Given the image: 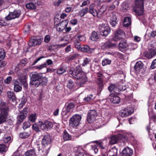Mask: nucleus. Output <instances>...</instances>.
Instances as JSON below:
<instances>
[{
  "label": "nucleus",
  "mask_w": 156,
  "mask_h": 156,
  "mask_svg": "<svg viewBox=\"0 0 156 156\" xmlns=\"http://www.w3.org/2000/svg\"><path fill=\"white\" fill-rule=\"evenodd\" d=\"M69 73L75 78L80 80L79 84L80 86H83L87 81L86 75L79 65L77 66L74 69L71 68L69 70Z\"/></svg>",
  "instance_id": "f257e3e1"
},
{
  "label": "nucleus",
  "mask_w": 156,
  "mask_h": 156,
  "mask_svg": "<svg viewBox=\"0 0 156 156\" xmlns=\"http://www.w3.org/2000/svg\"><path fill=\"white\" fill-rule=\"evenodd\" d=\"M128 140V137L126 135H123L121 134H119L117 136L111 137L110 139L109 143L111 144H115L118 141L124 143L127 141Z\"/></svg>",
  "instance_id": "f03ea898"
},
{
  "label": "nucleus",
  "mask_w": 156,
  "mask_h": 156,
  "mask_svg": "<svg viewBox=\"0 0 156 156\" xmlns=\"http://www.w3.org/2000/svg\"><path fill=\"white\" fill-rule=\"evenodd\" d=\"M144 0H136L135 7L133 11L137 15H142L144 12Z\"/></svg>",
  "instance_id": "7ed1b4c3"
},
{
  "label": "nucleus",
  "mask_w": 156,
  "mask_h": 156,
  "mask_svg": "<svg viewBox=\"0 0 156 156\" xmlns=\"http://www.w3.org/2000/svg\"><path fill=\"white\" fill-rule=\"evenodd\" d=\"M41 77V75L38 73L32 74L30 78V85L38 87L40 85V80Z\"/></svg>",
  "instance_id": "20e7f679"
},
{
  "label": "nucleus",
  "mask_w": 156,
  "mask_h": 156,
  "mask_svg": "<svg viewBox=\"0 0 156 156\" xmlns=\"http://www.w3.org/2000/svg\"><path fill=\"white\" fill-rule=\"evenodd\" d=\"M98 30L103 36L106 37L110 32V29L106 23L100 24Z\"/></svg>",
  "instance_id": "39448f33"
},
{
  "label": "nucleus",
  "mask_w": 156,
  "mask_h": 156,
  "mask_svg": "<svg viewBox=\"0 0 156 156\" xmlns=\"http://www.w3.org/2000/svg\"><path fill=\"white\" fill-rule=\"evenodd\" d=\"M81 118V115H73L69 119V124L73 127L77 126L79 124Z\"/></svg>",
  "instance_id": "423d86ee"
},
{
  "label": "nucleus",
  "mask_w": 156,
  "mask_h": 156,
  "mask_svg": "<svg viewBox=\"0 0 156 156\" xmlns=\"http://www.w3.org/2000/svg\"><path fill=\"white\" fill-rule=\"evenodd\" d=\"M125 37V32L122 30L119 29L115 32L112 40L114 41H117L124 38Z\"/></svg>",
  "instance_id": "0eeeda50"
},
{
  "label": "nucleus",
  "mask_w": 156,
  "mask_h": 156,
  "mask_svg": "<svg viewBox=\"0 0 156 156\" xmlns=\"http://www.w3.org/2000/svg\"><path fill=\"white\" fill-rule=\"evenodd\" d=\"M39 128L42 130H47L51 129L53 126L52 123L46 120L39 122Z\"/></svg>",
  "instance_id": "6e6552de"
},
{
  "label": "nucleus",
  "mask_w": 156,
  "mask_h": 156,
  "mask_svg": "<svg viewBox=\"0 0 156 156\" xmlns=\"http://www.w3.org/2000/svg\"><path fill=\"white\" fill-rule=\"evenodd\" d=\"M28 107H26L20 112L19 115L17 117V123H20L26 118L28 113Z\"/></svg>",
  "instance_id": "1a4fd4ad"
},
{
  "label": "nucleus",
  "mask_w": 156,
  "mask_h": 156,
  "mask_svg": "<svg viewBox=\"0 0 156 156\" xmlns=\"http://www.w3.org/2000/svg\"><path fill=\"white\" fill-rule=\"evenodd\" d=\"M133 110L131 107H128L121 110L120 112V115L122 117H126L132 114Z\"/></svg>",
  "instance_id": "9d476101"
},
{
  "label": "nucleus",
  "mask_w": 156,
  "mask_h": 156,
  "mask_svg": "<svg viewBox=\"0 0 156 156\" xmlns=\"http://www.w3.org/2000/svg\"><path fill=\"white\" fill-rule=\"evenodd\" d=\"M117 14L115 12H112L109 15L107 14V16L109 18L110 23L113 27L115 26L117 24Z\"/></svg>",
  "instance_id": "9b49d317"
},
{
  "label": "nucleus",
  "mask_w": 156,
  "mask_h": 156,
  "mask_svg": "<svg viewBox=\"0 0 156 156\" xmlns=\"http://www.w3.org/2000/svg\"><path fill=\"white\" fill-rule=\"evenodd\" d=\"M20 15V13L18 11H14L13 12H9V14L5 16V19L9 21L18 18Z\"/></svg>",
  "instance_id": "f8f14e48"
},
{
  "label": "nucleus",
  "mask_w": 156,
  "mask_h": 156,
  "mask_svg": "<svg viewBox=\"0 0 156 156\" xmlns=\"http://www.w3.org/2000/svg\"><path fill=\"white\" fill-rule=\"evenodd\" d=\"M97 116V114L95 110H89L87 115V120L88 122L91 123L95 119Z\"/></svg>",
  "instance_id": "ddd939ff"
},
{
  "label": "nucleus",
  "mask_w": 156,
  "mask_h": 156,
  "mask_svg": "<svg viewBox=\"0 0 156 156\" xmlns=\"http://www.w3.org/2000/svg\"><path fill=\"white\" fill-rule=\"evenodd\" d=\"M42 41V39L41 38L34 37L30 40L28 44L30 46L34 47L40 45Z\"/></svg>",
  "instance_id": "4468645a"
},
{
  "label": "nucleus",
  "mask_w": 156,
  "mask_h": 156,
  "mask_svg": "<svg viewBox=\"0 0 156 156\" xmlns=\"http://www.w3.org/2000/svg\"><path fill=\"white\" fill-rule=\"evenodd\" d=\"M74 107V105L73 103H69L66 107L63 108L62 112V115L64 116L67 115L68 113H69L71 109L73 108Z\"/></svg>",
  "instance_id": "2eb2a0df"
},
{
  "label": "nucleus",
  "mask_w": 156,
  "mask_h": 156,
  "mask_svg": "<svg viewBox=\"0 0 156 156\" xmlns=\"http://www.w3.org/2000/svg\"><path fill=\"white\" fill-rule=\"evenodd\" d=\"M51 142L50 136L48 135L44 136L42 140V144L44 147H46L50 144Z\"/></svg>",
  "instance_id": "dca6fc26"
},
{
  "label": "nucleus",
  "mask_w": 156,
  "mask_h": 156,
  "mask_svg": "<svg viewBox=\"0 0 156 156\" xmlns=\"http://www.w3.org/2000/svg\"><path fill=\"white\" fill-rule=\"evenodd\" d=\"M109 98L113 103L118 104L120 102V98L113 93L110 95Z\"/></svg>",
  "instance_id": "f3484780"
},
{
  "label": "nucleus",
  "mask_w": 156,
  "mask_h": 156,
  "mask_svg": "<svg viewBox=\"0 0 156 156\" xmlns=\"http://www.w3.org/2000/svg\"><path fill=\"white\" fill-rule=\"evenodd\" d=\"M145 56L148 58H152L156 55V49H151L144 53Z\"/></svg>",
  "instance_id": "a211bd4d"
},
{
  "label": "nucleus",
  "mask_w": 156,
  "mask_h": 156,
  "mask_svg": "<svg viewBox=\"0 0 156 156\" xmlns=\"http://www.w3.org/2000/svg\"><path fill=\"white\" fill-rule=\"evenodd\" d=\"M116 44L112 43L109 41H106L103 43L101 46L102 49H106L115 46Z\"/></svg>",
  "instance_id": "6ab92c4d"
},
{
  "label": "nucleus",
  "mask_w": 156,
  "mask_h": 156,
  "mask_svg": "<svg viewBox=\"0 0 156 156\" xmlns=\"http://www.w3.org/2000/svg\"><path fill=\"white\" fill-rule=\"evenodd\" d=\"M133 153V151L130 148L127 147L125 148L122 151V156H131Z\"/></svg>",
  "instance_id": "aec40b11"
},
{
  "label": "nucleus",
  "mask_w": 156,
  "mask_h": 156,
  "mask_svg": "<svg viewBox=\"0 0 156 156\" xmlns=\"http://www.w3.org/2000/svg\"><path fill=\"white\" fill-rule=\"evenodd\" d=\"M0 112L8 113L9 108L6 106V103L4 102H2L0 103Z\"/></svg>",
  "instance_id": "412c9836"
},
{
  "label": "nucleus",
  "mask_w": 156,
  "mask_h": 156,
  "mask_svg": "<svg viewBox=\"0 0 156 156\" xmlns=\"http://www.w3.org/2000/svg\"><path fill=\"white\" fill-rule=\"evenodd\" d=\"M6 94L7 97L10 101L13 102L16 101V96L13 91H8Z\"/></svg>",
  "instance_id": "4be33fe9"
},
{
  "label": "nucleus",
  "mask_w": 156,
  "mask_h": 156,
  "mask_svg": "<svg viewBox=\"0 0 156 156\" xmlns=\"http://www.w3.org/2000/svg\"><path fill=\"white\" fill-rule=\"evenodd\" d=\"M89 12L90 13L92 14L94 16H96L97 11L95 9V5L94 4H91L89 7Z\"/></svg>",
  "instance_id": "5701e85b"
},
{
  "label": "nucleus",
  "mask_w": 156,
  "mask_h": 156,
  "mask_svg": "<svg viewBox=\"0 0 156 156\" xmlns=\"http://www.w3.org/2000/svg\"><path fill=\"white\" fill-rule=\"evenodd\" d=\"M14 90L16 92L21 91L22 88L20 83L17 80H15L14 82Z\"/></svg>",
  "instance_id": "b1692460"
},
{
  "label": "nucleus",
  "mask_w": 156,
  "mask_h": 156,
  "mask_svg": "<svg viewBox=\"0 0 156 156\" xmlns=\"http://www.w3.org/2000/svg\"><path fill=\"white\" fill-rule=\"evenodd\" d=\"M117 149L113 147L109 151L107 155L108 156H117Z\"/></svg>",
  "instance_id": "393cba45"
},
{
  "label": "nucleus",
  "mask_w": 156,
  "mask_h": 156,
  "mask_svg": "<svg viewBox=\"0 0 156 156\" xmlns=\"http://www.w3.org/2000/svg\"><path fill=\"white\" fill-rule=\"evenodd\" d=\"M94 49L93 48H90L88 46L84 45L81 48V50L83 51L88 53H90L93 52Z\"/></svg>",
  "instance_id": "a878e982"
},
{
  "label": "nucleus",
  "mask_w": 156,
  "mask_h": 156,
  "mask_svg": "<svg viewBox=\"0 0 156 156\" xmlns=\"http://www.w3.org/2000/svg\"><path fill=\"white\" fill-rule=\"evenodd\" d=\"M94 142L96 143L97 146L105 150L106 146L102 141L96 140L94 141Z\"/></svg>",
  "instance_id": "bb28decb"
},
{
  "label": "nucleus",
  "mask_w": 156,
  "mask_h": 156,
  "mask_svg": "<svg viewBox=\"0 0 156 156\" xmlns=\"http://www.w3.org/2000/svg\"><path fill=\"white\" fill-rule=\"evenodd\" d=\"M8 115L7 113L1 112L0 114V124L5 121L6 117Z\"/></svg>",
  "instance_id": "cd10ccee"
},
{
  "label": "nucleus",
  "mask_w": 156,
  "mask_h": 156,
  "mask_svg": "<svg viewBox=\"0 0 156 156\" xmlns=\"http://www.w3.org/2000/svg\"><path fill=\"white\" fill-rule=\"evenodd\" d=\"M143 64L140 61L137 62L134 66V69L136 71H139L140 69L143 67Z\"/></svg>",
  "instance_id": "c85d7f7f"
},
{
  "label": "nucleus",
  "mask_w": 156,
  "mask_h": 156,
  "mask_svg": "<svg viewBox=\"0 0 156 156\" xmlns=\"http://www.w3.org/2000/svg\"><path fill=\"white\" fill-rule=\"evenodd\" d=\"M90 38L92 41H96L99 38V36L96 32L93 31L91 33Z\"/></svg>",
  "instance_id": "c756f323"
},
{
  "label": "nucleus",
  "mask_w": 156,
  "mask_h": 156,
  "mask_svg": "<svg viewBox=\"0 0 156 156\" xmlns=\"http://www.w3.org/2000/svg\"><path fill=\"white\" fill-rule=\"evenodd\" d=\"M35 151L34 149L28 150L25 153V156H35Z\"/></svg>",
  "instance_id": "7c9ffc66"
},
{
  "label": "nucleus",
  "mask_w": 156,
  "mask_h": 156,
  "mask_svg": "<svg viewBox=\"0 0 156 156\" xmlns=\"http://www.w3.org/2000/svg\"><path fill=\"white\" fill-rule=\"evenodd\" d=\"M89 11L88 8H84L80 10L78 13V15L81 17L83 16L85 14L87 13Z\"/></svg>",
  "instance_id": "2f4dec72"
},
{
  "label": "nucleus",
  "mask_w": 156,
  "mask_h": 156,
  "mask_svg": "<svg viewBox=\"0 0 156 156\" xmlns=\"http://www.w3.org/2000/svg\"><path fill=\"white\" fill-rule=\"evenodd\" d=\"M108 90L110 92L112 91L116 92L118 91V87L115 84H111L108 87Z\"/></svg>",
  "instance_id": "473e14b6"
},
{
  "label": "nucleus",
  "mask_w": 156,
  "mask_h": 156,
  "mask_svg": "<svg viewBox=\"0 0 156 156\" xmlns=\"http://www.w3.org/2000/svg\"><path fill=\"white\" fill-rule=\"evenodd\" d=\"M131 19L129 17H126L124 20L123 25L125 27L129 26L131 24Z\"/></svg>",
  "instance_id": "72a5a7b5"
},
{
  "label": "nucleus",
  "mask_w": 156,
  "mask_h": 156,
  "mask_svg": "<svg viewBox=\"0 0 156 156\" xmlns=\"http://www.w3.org/2000/svg\"><path fill=\"white\" fill-rule=\"evenodd\" d=\"M119 49H125L127 48L128 44L126 41H122L119 44Z\"/></svg>",
  "instance_id": "f704fd0d"
},
{
  "label": "nucleus",
  "mask_w": 156,
  "mask_h": 156,
  "mask_svg": "<svg viewBox=\"0 0 156 156\" xmlns=\"http://www.w3.org/2000/svg\"><path fill=\"white\" fill-rule=\"evenodd\" d=\"M2 139V140L5 143H9V142H11V137L10 135H7L5 134Z\"/></svg>",
  "instance_id": "c9c22d12"
},
{
  "label": "nucleus",
  "mask_w": 156,
  "mask_h": 156,
  "mask_svg": "<svg viewBox=\"0 0 156 156\" xmlns=\"http://www.w3.org/2000/svg\"><path fill=\"white\" fill-rule=\"evenodd\" d=\"M48 83V80L45 77H41V79L40 80V85L42 86H44L47 84Z\"/></svg>",
  "instance_id": "e433bc0d"
},
{
  "label": "nucleus",
  "mask_w": 156,
  "mask_h": 156,
  "mask_svg": "<svg viewBox=\"0 0 156 156\" xmlns=\"http://www.w3.org/2000/svg\"><path fill=\"white\" fill-rule=\"evenodd\" d=\"M71 136L66 132L64 131L63 134V138L65 140H71Z\"/></svg>",
  "instance_id": "4c0bfd02"
},
{
  "label": "nucleus",
  "mask_w": 156,
  "mask_h": 156,
  "mask_svg": "<svg viewBox=\"0 0 156 156\" xmlns=\"http://www.w3.org/2000/svg\"><path fill=\"white\" fill-rule=\"evenodd\" d=\"M68 24V21L67 20L62 21L60 23L58 24V27L60 26L64 30L67 26Z\"/></svg>",
  "instance_id": "58836bf2"
},
{
  "label": "nucleus",
  "mask_w": 156,
  "mask_h": 156,
  "mask_svg": "<svg viewBox=\"0 0 156 156\" xmlns=\"http://www.w3.org/2000/svg\"><path fill=\"white\" fill-rule=\"evenodd\" d=\"M8 150V148L4 144H0V152H5Z\"/></svg>",
  "instance_id": "ea45409f"
},
{
  "label": "nucleus",
  "mask_w": 156,
  "mask_h": 156,
  "mask_svg": "<svg viewBox=\"0 0 156 156\" xmlns=\"http://www.w3.org/2000/svg\"><path fill=\"white\" fill-rule=\"evenodd\" d=\"M26 7L29 9H35L36 8L35 4L33 3H29L26 5Z\"/></svg>",
  "instance_id": "a19ab883"
},
{
  "label": "nucleus",
  "mask_w": 156,
  "mask_h": 156,
  "mask_svg": "<svg viewBox=\"0 0 156 156\" xmlns=\"http://www.w3.org/2000/svg\"><path fill=\"white\" fill-rule=\"evenodd\" d=\"M137 47V45L135 44L130 43L128 44L127 48L130 50H134Z\"/></svg>",
  "instance_id": "79ce46f5"
},
{
  "label": "nucleus",
  "mask_w": 156,
  "mask_h": 156,
  "mask_svg": "<svg viewBox=\"0 0 156 156\" xmlns=\"http://www.w3.org/2000/svg\"><path fill=\"white\" fill-rule=\"evenodd\" d=\"M105 11V9L102 7H101L100 9L97 11L96 16H97L98 17H101Z\"/></svg>",
  "instance_id": "37998d69"
},
{
  "label": "nucleus",
  "mask_w": 156,
  "mask_h": 156,
  "mask_svg": "<svg viewBox=\"0 0 156 156\" xmlns=\"http://www.w3.org/2000/svg\"><path fill=\"white\" fill-rule=\"evenodd\" d=\"M5 56V53L3 48H0V61L4 59Z\"/></svg>",
  "instance_id": "c03bdc74"
},
{
  "label": "nucleus",
  "mask_w": 156,
  "mask_h": 156,
  "mask_svg": "<svg viewBox=\"0 0 156 156\" xmlns=\"http://www.w3.org/2000/svg\"><path fill=\"white\" fill-rule=\"evenodd\" d=\"M29 133L26 132L21 133L19 135V137L21 138H25L28 137L29 136Z\"/></svg>",
  "instance_id": "a18cd8bd"
},
{
  "label": "nucleus",
  "mask_w": 156,
  "mask_h": 156,
  "mask_svg": "<svg viewBox=\"0 0 156 156\" xmlns=\"http://www.w3.org/2000/svg\"><path fill=\"white\" fill-rule=\"evenodd\" d=\"M111 60L108 58L104 59L102 62V64L103 66H105L111 64Z\"/></svg>",
  "instance_id": "49530a36"
},
{
  "label": "nucleus",
  "mask_w": 156,
  "mask_h": 156,
  "mask_svg": "<svg viewBox=\"0 0 156 156\" xmlns=\"http://www.w3.org/2000/svg\"><path fill=\"white\" fill-rule=\"evenodd\" d=\"M36 119V114H31L30 115L29 117V120L33 122H34Z\"/></svg>",
  "instance_id": "de8ad7c7"
},
{
  "label": "nucleus",
  "mask_w": 156,
  "mask_h": 156,
  "mask_svg": "<svg viewBox=\"0 0 156 156\" xmlns=\"http://www.w3.org/2000/svg\"><path fill=\"white\" fill-rule=\"evenodd\" d=\"M74 86V83L73 81L72 80H70L67 83V86L70 89H73Z\"/></svg>",
  "instance_id": "09e8293b"
},
{
  "label": "nucleus",
  "mask_w": 156,
  "mask_h": 156,
  "mask_svg": "<svg viewBox=\"0 0 156 156\" xmlns=\"http://www.w3.org/2000/svg\"><path fill=\"white\" fill-rule=\"evenodd\" d=\"M48 152L47 150L40 151L38 156H47Z\"/></svg>",
  "instance_id": "8fccbe9b"
},
{
  "label": "nucleus",
  "mask_w": 156,
  "mask_h": 156,
  "mask_svg": "<svg viewBox=\"0 0 156 156\" xmlns=\"http://www.w3.org/2000/svg\"><path fill=\"white\" fill-rule=\"evenodd\" d=\"M93 98V96L90 94L85 97L83 100L85 102H87L90 101Z\"/></svg>",
  "instance_id": "3c124183"
},
{
  "label": "nucleus",
  "mask_w": 156,
  "mask_h": 156,
  "mask_svg": "<svg viewBox=\"0 0 156 156\" xmlns=\"http://www.w3.org/2000/svg\"><path fill=\"white\" fill-rule=\"evenodd\" d=\"M91 148L90 149V151L92 153L96 154L98 151V149L97 146L95 145L91 146Z\"/></svg>",
  "instance_id": "603ef678"
},
{
  "label": "nucleus",
  "mask_w": 156,
  "mask_h": 156,
  "mask_svg": "<svg viewBox=\"0 0 156 156\" xmlns=\"http://www.w3.org/2000/svg\"><path fill=\"white\" fill-rule=\"evenodd\" d=\"M20 81L21 83L24 86H27L26 80L25 77L24 76H22L20 79Z\"/></svg>",
  "instance_id": "864d4df0"
},
{
  "label": "nucleus",
  "mask_w": 156,
  "mask_h": 156,
  "mask_svg": "<svg viewBox=\"0 0 156 156\" xmlns=\"http://www.w3.org/2000/svg\"><path fill=\"white\" fill-rule=\"evenodd\" d=\"M30 126V123L29 122H25L23 124V128L24 129H26L29 127Z\"/></svg>",
  "instance_id": "5fc2aeb1"
},
{
  "label": "nucleus",
  "mask_w": 156,
  "mask_h": 156,
  "mask_svg": "<svg viewBox=\"0 0 156 156\" xmlns=\"http://www.w3.org/2000/svg\"><path fill=\"white\" fill-rule=\"evenodd\" d=\"M66 70L64 68L61 67L57 70V73L58 74H62Z\"/></svg>",
  "instance_id": "6e6d98bb"
},
{
  "label": "nucleus",
  "mask_w": 156,
  "mask_h": 156,
  "mask_svg": "<svg viewBox=\"0 0 156 156\" xmlns=\"http://www.w3.org/2000/svg\"><path fill=\"white\" fill-rule=\"evenodd\" d=\"M126 87L125 86L119 85L118 86V91H123L126 90Z\"/></svg>",
  "instance_id": "4d7b16f0"
},
{
  "label": "nucleus",
  "mask_w": 156,
  "mask_h": 156,
  "mask_svg": "<svg viewBox=\"0 0 156 156\" xmlns=\"http://www.w3.org/2000/svg\"><path fill=\"white\" fill-rule=\"evenodd\" d=\"M78 55L77 54H73L69 57L68 60L69 61L73 60L78 56Z\"/></svg>",
  "instance_id": "13d9d810"
},
{
  "label": "nucleus",
  "mask_w": 156,
  "mask_h": 156,
  "mask_svg": "<svg viewBox=\"0 0 156 156\" xmlns=\"http://www.w3.org/2000/svg\"><path fill=\"white\" fill-rule=\"evenodd\" d=\"M90 59L87 58H86L84 60L82 65L84 66L88 64L90 62Z\"/></svg>",
  "instance_id": "bf43d9fd"
},
{
  "label": "nucleus",
  "mask_w": 156,
  "mask_h": 156,
  "mask_svg": "<svg viewBox=\"0 0 156 156\" xmlns=\"http://www.w3.org/2000/svg\"><path fill=\"white\" fill-rule=\"evenodd\" d=\"M12 80V78L10 76H8L6 79L4 80V82L6 84H9Z\"/></svg>",
  "instance_id": "052dcab7"
},
{
  "label": "nucleus",
  "mask_w": 156,
  "mask_h": 156,
  "mask_svg": "<svg viewBox=\"0 0 156 156\" xmlns=\"http://www.w3.org/2000/svg\"><path fill=\"white\" fill-rule=\"evenodd\" d=\"M47 66V64L46 63H44L39 66H37L36 67V69H41Z\"/></svg>",
  "instance_id": "680f3d73"
},
{
  "label": "nucleus",
  "mask_w": 156,
  "mask_h": 156,
  "mask_svg": "<svg viewBox=\"0 0 156 156\" xmlns=\"http://www.w3.org/2000/svg\"><path fill=\"white\" fill-rule=\"evenodd\" d=\"M27 59L26 58H24L20 62L19 64L21 66H24L27 63Z\"/></svg>",
  "instance_id": "e2e57ef3"
},
{
  "label": "nucleus",
  "mask_w": 156,
  "mask_h": 156,
  "mask_svg": "<svg viewBox=\"0 0 156 156\" xmlns=\"http://www.w3.org/2000/svg\"><path fill=\"white\" fill-rule=\"evenodd\" d=\"M34 130L35 131H39V124H34L32 126Z\"/></svg>",
  "instance_id": "0e129e2a"
},
{
  "label": "nucleus",
  "mask_w": 156,
  "mask_h": 156,
  "mask_svg": "<svg viewBox=\"0 0 156 156\" xmlns=\"http://www.w3.org/2000/svg\"><path fill=\"white\" fill-rule=\"evenodd\" d=\"M7 23H6L5 21L2 19L0 17V26H5L7 25Z\"/></svg>",
  "instance_id": "69168bd1"
},
{
  "label": "nucleus",
  "mask_w": 156,
  "mask_h": 156,
  "mask_svg": "<svg viewBox=\"0 0 156 156\" xmlns=\"http://www.w3.org/2000/svg\"><path fill=\"white\" fill-rule=\"evenodd\" d=\"M152 69H154L156 67V59H154L152 62L150 67Z\"/></svg>",
  "instance_id": "338daca9"
},
{
  "label": "nucleus",
  "mask_w": 156,
  "mask_h": 156,
  "mask_svg": "<svg viewBox=\"0 0 156 156\" xmlns=\"http://www.w3.org/2000/svg\"><path fill=\"white\" fill-rule=\"evenodd\" d=\"M76 156H90V155L87 153L80 152L76 154Z\"/></svg>",
  "instance_id": "774afa93"
}]
</instances>
